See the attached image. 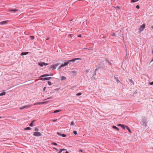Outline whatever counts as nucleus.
I'll list each match as a JSON object with an SVG mask.
<instances>
[{"label": "nucleus", "instance_id": "14", "mask_svg": "<svg viewBox=\"0 0 153 153\" xmlns=\"http://www.w3.org/2000/svg\"><path fill=\"white\" fill-rule=\"evenodd\" d=\"M112 128H113L117 130L118 131H119V128H117V127L116 126H113Z\"/></svg>", "mask_w": 153, "mask_h": 153}, {"label": "nucleus", "instance_id": "57", "mask_svg": "<svg viewBox=\"0 0 153 153\" xmlns=\"http://www.w3.org/2000/svg\"><path fill=\"white\" fill-rule=\"evenodd\" d=\"M58 89H59V88H58V89H57V90H58Z\"/></svg>", "mask_w": 153, "mask_h": 153}, {"label": "nucleus", "instance_id": "43", "mask_svg": "<svg viewBox=\"0 0 153 153\" xmlns=\"http://www.w3.org/2000/svg\"><path fill=\"white\" fill-rule=\"evenodd\" d=\"M115 36V33H113L112 34V36Z\"/></svg>", "mask_w": 153, "mask_h": 153}, {"label": "nucleus", "instance_id": "53", "mask_svg": "<svg viewBox=\"0 0 153 153\" xmlns=\"http://www.w3.org/2000/svg\"><path fill=\"white\" fill-rule=\"evenodd\" d=\"M79 151H80L81 152H83V151L82 150H81V149L79 150Z\"/></svg>", "mask_w": 153, "mask_h": 153}, {"label": "nucleus", "instance_id": "27", "mask_svg": "<svg viewBox=\"0 0 153 153\" xmlns=\"http://www.w3.org/2000/svg\"><path fill=\"white\" fill-rule=\"evenodd\" d=\"M51 144L52 145H56V146L57 145V144L56 143H54V142H52V143H51Z\"/></svg>", "mask_w": 153, "mask_h": 153}, {"label": "nucleus", "instance_id": "19", "mask_svg": "<svg viewBox=\"0 0 153 153\" xmlns=\"http://www.w3.org/2000/svg\"><path fill=\"white\" fill-rule=\"evenodd\" d=\"M6 92L4 91L3 92L0 94V96H2L3 95H4L6 94Z\"/></svg>", "mask_w": 153, "mask_h": 153}, {"label": "nucleus", "instance_id": "24", "mask_svg": "<svg viewBox=\"0 0 153 153\" xmlns=\"http://www.w3.org/2000/svg\"><path fill=\"white\" fill-rule=\"evenodd\" d=\"M61 110H56L54 111L53 113H56L59 112V111H61Z\"/></svg>", "mask_w": 153, "mask_h": 153}, {"label": "nucleus", "instance_id": "26", "mask_svg": "<svg viewBox=\"0 0 153 153\" xmlns=\"http://www.w3.org/2000/svg\"><path fill=\"white\" fill-rule=\"evenodd\" d=\"M126 126H127L123 125V126H122L121 127L123 129H124L126 128Z\"/></svg>", "mask_w": 153, "mask_h": 153}, {"label": "nucleus", "instance_id": "39", "mask_svg": "<svg viewBox=\"0 0 153 153\" xmlns=\"http://www.w3.org/2000/svg\"><path fill=\"white\" fill-rule=\"evenodd\" d=\"M118 126H120L121 127L122 126H123V125L121 124H119L118 125Z\"/></svg>", "mask_w": 153, "mask_h": 153}, {"label": "nucleus", "instance_id": "4", "mask_svg": "<svg viewBox=\"0 0 153 153\" xmlns=\"http://www.w3.org/2000/svg\"><path fill=\"white\" fill-rule=\"evenodd\" d=\"M60 64V63H57L56 64L52 65L50 68H52V70H55L56 69L57 67Z\"/></svg>", "mask_w": 153, "mask_h": 153}, {"label": "nucleus", "instance_id": "29", "mask_svg": "<svg viewBox=\"0 0 153 153\" xmlns=\"http://www.w3.org/2000/svg\"><path fill=\"white\" fill-rule=\"evenodd\" d=\"M35 131H39V129L37 127H35L34 129Z\"/></svg>", "mask_w": 153, "mask_h": 153}, {"label": "nucleus", "instance_id": "44", "mask_svg": "<svg viewBox=\"0 0 153 153\" xmlns=\"http://www.w3.org/2000/svg\"><path fill=\"white\" fill-rule=\"evenodd\" d=\"M106 61L108 62L109 64H111V63L107 59L106 60Z\"/></svg>", "mask_w": 153, "mask_h": 153}, {"label": "nucleus", "instance_id": "33", "mask_svg": "<svg viewBox=\"0 0 153 153\" xmlns=\"http://www.w3.org/2000/svg\"><path fill=\"white\" fill-rule=\"evenodd\" d=\"M140 6L139 5H137L136 6V8L137 9H139L140 8Z\"/></svg>", "mask_w": 153, "mask_h": 153}, {"label": "nucleus", "instance_id": "55", "mask_svg": "<svg viewBox=\"0 0 153 153\" xmlns=\"http://www.w3.org/2000/svg\"><path fill=\"white\" fill-rule=\"evenodd\" d=\"M151 27L152 28V29H153V26H152Z\"/></svg>", "mask_w": 153, "mask_h": 153}, {"label": "nucleus", "instance_id": "3", "mask_svg": "<svg viewBox=\"0 0 153 153\" xmlns=\"http://www.w3.org/2000/svg\"><path fill=\"white\" fill-rule=\"evenodd\" d=\"M145 26L146 25L144 24L141 25L139 28V32L140 33L143 31L145 28Z\"/></svg>", "mask_w": 153, "mask_h": 153}, {"label": "nucleus", "instance_id": "2", "mask_svg": "<svg viewBox=\"0 0 153 153\" xmlns=\"http://www.w3.org/2000/svg\"><path fill=\"white\" fill-rule=\"evenodd\" d=\"M140 123L146 127L147 126V120L146 119H143L142 120L140 121Z\"/></svg>", "mask_w": 153, "mask_h": 153}, {"label": "nucleus", "instance_id": "38", "mask_svg": "<svg viewBox=\"0 0 153 153\" xmlns=\"http://www.w3.org/2000/svg\"><path fill=\"white\" fill-rule=\"evenodd\" d=\"M51 98V97H50L48 98H47L45 99V100H47V99H49Z\"/></svg>", "mask_w": 153, "mask_h": 153}, {"label": "nucleus", "instance_id": "59", "mask_svg": "<svg viewBox=\"0 0 153 153\" xmlns=\"http://www.w3.org/2000/svg\"><path fill=\"white\" fill-rule=\"evenodd\" d=\"M58 89H59V88H58V89H57V90H58Z\"/></svg>", "mask_w": 153, "mask_h": 153}, {"label": "nucleus", "instance_id": "7", "mask_svg": "<svg viewBox=\"0 0 153 153\" xmlns=\"http://www.w3.org/2000/svg\"><path fill=\"white\" fill-rule=\"evenodd\" d=\"M72 73V76H75L77 74V72L76 71H72L71 72Z\"/></svg>", "mask_w": 153, "mask_h": 153}, {"label": "nucleus", "instance_id": "23", "mask_svg": "<svg viewBox=\"0 0 153 153\" xmlns=\"http://www.w3.org/2000/svg\"><path fill=\"white\" fill-rule=\"evenodd\" d=\"M66 78L64 76H62L61 78V80H66Z\"/></svg>", "mask_w": 153, "mask_h": 153}, {"label": "nucleus", "instance_id": "50", "mask_svg": "<svg viewBox=\"0 0 153 153\" xmlns=\"http://www.w3.org/2000/svg\"><path fill=\"white\" fill-rule=\"evenodd\" d=\"M53 149H55V150H56V151H58V149L55 148H53Z\"/></svg>", "mask_w": 153, "mask_h": 153}, {"label": "nucleus", "instance_id": "32", "mask_svg": "<svg viewBox=\"0 0 153 153\" xmlns=\"http://www.w3.org/2000/svg\"><path fill=\"white\" fill-rule=\"evenodd\" d=\"M81 94H82L80 92V93H79L78 94H76V95H77V96H80V95H81Z\"/></svg>", "mask_w": 153, "mask_h": 153}, {"label": "nucleus", "instance_id": "46", "mask_svg": "<svg viewBox=\"0 0 153 153\" xmlns=\"http://www.w3.org/2000/svg\"><path fill=\"white\" fill-rule=\"evenodd\" d=\"M116 80H117V82H120V81H119V80L117 78L116 79Z\"/></svg>", "mask_w": 153, "mask_h": 153}, {"label": "nucleus", "instance_id": "49", "mask_svg": "<svg viewBox=\"0 0 153 153\" xmlns=\"http://www.w3.org/2000/svg\"><path fill=\"white\" fill-rule=\"evenodd\" d=\"M78 37H81V35L80 34H79L78 36Z\"/></svg>", "mask_w": 153, "mask_h": 153}, {"label": "nucleus", "instance_id": "51", "mask_svg": "<svg viewBox=\"0 0 153 153\" xmlns=\"http://www.w3.org/2000/svg\"><path fill=\"white\" fill-rule=\"evenodd\" d=\"M57 120L56 119V120H53V122H55V121H56Z\"/></svg>", "mask_w": 153, "mask_h": 153}, {"label": "nucleus", "instance_id": "52", "mask_svg": "<svg viewBox=\"0 0 153 153\" xmlns=\"http://www.w3.org/2000/svg\"><path fill=\"white\" fill-rule=\"evenodd\" d=\"M49 39V38L48 37V38H47V39H46V40H48Z\"/></svg>", "mask_w": 153, "mask_h": 153}, {"label": "nucleus", "instance_id": "13", "mask_svg": "<svg viewBox=\"0 0 153 153\" xmlns=\"http://www.w3.org/2000/svg\"><path fill=\"white\" fill-rule=\"evenodd\" d=\"M44 62H39L38 64L41 67H42L44 65Z\"/></svg>", "mask_w": 153, "mask_h": 153}, {"label": "nucleus", "instance_id": "40", "mask_svg": "<svg viewBox=\"0 0 153 153\" xmlns=\"http://www.w3.org/2000/svg\"><path fill=\"white\" fill-rule=\"evenodd\" d=\"M98 70V68H97L94 71L96 72Z\"/></svg>", "mask_w": 153, "mask_h": 153}, {"label": "nucleus", "instance_id": "9", "mask_svg": "<svg viewBox=\"0 0 153 153\" xmlns=\"http://www.w3.org/2000/svg\"><path fill=\"white\" fill-rule=\"evenodd\" d=\"M51 77H45L44 78H42L41 80L45 81V80H49L50 79H51Z\"/></svg>", "mask_w": 153, "mask_h": 153}, {"label": "nucleus", "instance_id": "45", "mask_svg": "<svg viewBox=\"0 0 153 153\" xmlns=\"http://www.w3.org/2000/svg\"><path fill=\"white\" fill-rule=\"evenodd\" d=\"M149 84L151 85H153V81L151 82H150Z\"/></svg>", "mask_w": 153, "mask_h": 153}, {"label": "nucleus", "instance_id": "8", "mask_svg": "<svg viewBox=\"0 0 153 153\" xmlns=\"http://www.w3.org/2000/svg\"><path fill=\"white\" fill-rule=\"evenodd\" d=\"M57 134L63 137H65L66 136V135L64 134H62L60 132H57Z\"/></svg>", "mask_w": 153, "mask_h": 153}, {"label": "nucleus", "instance_id": "12", "mask_svg": "<svg viewBox=\"0 0 153 153\" xmlns=\"http://www.w3.org/2000/svg\"><path fill=\"white\" fill-rule=\"evenodd\" d=\"M18 10H17L16 9H10L9 10V11H13V12H16V11H17Z\"/></svg>", "mask_w": 153, "mask_h": 153}, {"label": "nucleus", "instance_id": "41", "mask_svg": "<svg viewBox=\"0 0 153 153\" xmlns=\"http://www.w3.org/2000/svg\"><path fill=\"white\" fill-rule=\"evenodd\" d=\"M96 74V72L94 71V74L93 76H94Z\"/></svg>", "mask_w": 153, "mask_h": 153}, {"label": "nucleus", "instance_id": "54", "mask_svg": "<svg viewBox=\"0 0 153 153\" xmlns=\"http://www.w3.org/2000/svg\"><path fill=\"white\" fill-rule=\"evenodd\" d=\"M65 153H69V152L68 151H66V152Z\"/></svg>", "mask_w": 153, "mask_h": 153}, {"label": "nucleus", "instance_id": "36", "mask_svg": "<svg viewBox=\"0 0 153 153\" xmlns=\"http://www.w3.org/2000/svg\"><path fill=\"white\" fill-rule=\"evenodd\" d=\"M59 150V151L58 152V153H61L62 152V150L61 149H60Z\"/></svg>", "mask_w": 153, "mask_h": 153}, {"label": "nucleus", "instance_id": "42", "mask_svg": "<svg viewBox=\"0 0 153 153\" xmlns=\"http://www.w3.org/2000/svg\"><path fill=\"white\" fill-rule=\"evenodd\" d=\"M46 87H44V88H43V91H45V89H46Z\"/></svg>", "mask_w": 153, "mask_h": 153}, {"label": "nucleus", "instance_id": "28", "mask_svg": "<svg viewBox=\"0 0 153 153\" xmlns=\"http://www.w3.org/2000/svg\"><path fill=\"white\" fill-rule=\"evenodd\" d=\"M30 38L32 39L33 40L34 39V37L33 36H30Z\"/></svg>", "mask_w": 153, "mask_h": 153}, {"label": "nucleus", "instance_id": "1", "mask_svg": "<svg viewBox=\"0 0 153 153\" xmlns=\"http://www.w3.org/2000/svg\"><path fill=\"white\" fill-rule=\"evenodd\" d=\"M78 59L81 60V59L78 58H74L72 59L71 60H68L67 62H64V64H62L59 67V68H60L63 67L67 65L70 62H74L75 61Z\"/></svg>", "mask_w": 153, "mask_h": 153}, {"label": "nucleus", "instance_id": "22", "mask_svg": "<svg viewBox=\"0 0 153 153\" xmlns=\"http://www.w3.org/2000/svg\"><path fill=\"white\" fill-rule=\"evenodd\" d=\"M31 128L30 127H27L24 128L25 130H31Z\"/></svg>", "mask_w": 153, "mask_h": 153}, {"label": "nucleus", "instance_id": "31", "mask_svg": "<svg viewBox=\"0 0 153 153\" xmlns=\"http://www.w3.org/2000/svg\"><path fill=\"white\" fill-rule=\"evenodd\" d=\"M25 108L24 107V106H22L19 108V109L20 110H22Z\"/></svg>", "mask_w": 153, "mask_h": 153}, {"label": "nucleus", "instance_id": "58", "mask_svg": "<svg viewBox=\"0 0 153 153\" xmlns=\"http://www.w3.org/2000/svg\"><path fill=\"white\" fill-rule=\"evenodd\" d=\"M58 89H59V88H58V89H57V90H58Z\"/></svg>", "mask_w": 153, "mask_h": 153}, {"label": "nucleus", "instance_id": "5", "mask_svg": "<svg viewBox=\"0 0 153 153\" xmlns=\"http://www.w3.org/2000/svg\"><path fill=\"white\" fill-rule=\"evenodd\" d=\"M33 135L34 136L37 137V136H42V134L39 132L36 131L33 133Z\"/></svg>", "mask_w": 153, "mask_h": 153}, {"label": "nucleus", "instance_id": "56", "mask_svg": "<svg viewBox=\"0 0 153 153\" xmlns=\"http://www.w3.org/2000/svg\"><path fill=\"white\" fill-rule=\"evenodd\" d=\"M2 118V117H0V118Z\"/></svg>", "mask_w": 153, "mask_h": 153}, {"label": "nucleus", "instance_id": "10", "mask_svg": "<svg viewBox=\"0 0 153 153\" xmlns=\"http://www.w3.org/2000/svg\"><path fill=\"white\" fill-rule=\"evenodd\" d=\"M8 22L7 21H4L2 22H0V24L1 25H4L6 24Z\"/></svg>", "mask_w": 153, "mask_h": 153}, {"label": "nucleus", "instance_id": "37", "mask_svg": "<svg viewBox=\"0 0 153 153\" xmlns=\"http://www.w3.org/2000/svg\"><path fill=\"white\" fill-rule=\"evenodd\" d=\"M102 66H101L100 65L99 66H98L97 68H98V69L100 68H102Z\"/></svg>", "mask_w": 153, "mask_h": 153}, {"label": "nucleus", "instance_id": "16", "mask_svg": "<svg viewBox=\"0 0 153 153\" xmlns=\"http://www.w3.org/2000/svg\"><path fill=\"white\" fill-rule=\"evenodd\" d=\"M50 75H49L48 74H44L43 75H42V76H40V77H45V76H50Z\"/></svg>", "mask_w": 153, "mask_h": 153}, {"label": "nucleus", "instance_id": "18", "mask_svg": "<svg viewBox=\"0 0 153 153\" xmlns=\"http://www.w3.org/2000/svg\"><path fill=\"white\" fill-rule=\"evenodd\" d=\"M35 121V120H33L31 123L29 124V126H31L32 127L33 126V123Z\"/></svg>", "mask_w": 153, "mask_h": 153}, {"label": "nucleus", "instance_id": "17", "mask_svg": "<svg viewBox=\"0 0 153 153\" xmlns=\"http://www.w3.org/2000/svg\"><path fill=\"white\" fill-rule=\"evenodd\" d=\"M32 105H27L24 106V108H30Z\"/></svg>", "mask_w": 153, "mask_h": 153}, {"label": "nucleus", "instance_id": "34", "mask_svg": "<svg viewBox=\"0 0 153 153\" xmlns=\"http://www.w3.org/2000/svg\"><path fill=\"white\" fill-rule=\"evenodd\" d=\"M73 133L74 134L76 135L77 134V131H73Z\"/></svg>", "mask_w": 153, "mask_h": 153}, {"label": "nucleus", "instance_id": "11", "mask_svg": "<svg viewBox=\"0 0 153 153\" xmlns=\"http://www.w3.org/2000/svg\"><path fill=\"white\" fill-rule=\"evenodd\" d=\"M28 53V52H24L20 54L21 56H24L27 54Z\"/></svg>", "mask_w": 153, "mask_h": 153}, {"label": "nucleus", "instance_id": "48", "mask_svg": "<svg viewBox=\"0 0 153 153\" xmlns=\"http://www.w3.org/2000/svg\"><path fill=\"white\" fill-rule=\"evenodd\" d=\"M48 63H45L44 62V65H48Z\"/></svg>", "mask_w": 153, "mask_h": 153}, {"label": "nucleus", "instance_id": "47", "mask_svg": "<svg viewBox=\"0 0 153 153\" xmlns=\"http://www.w3.org/2000/svg\"><path fill=\"white\" fill-rule=\"evenodd\" d=\"M62 151H66V150H67L66 149H61Z\"/></svg>", "mask_w": 153, "mask_h": 153}, {"label": "nucleus", "instance_id": "60", "mask_svg": "<svg viewBox=\"0 0 153 153\" xmlns=\"http://www.w3.org/2000/svg\"><path fill=\"white\" fill-rule=\"evenodd\" d=\"M71 34H69V36H71Z\"/></svg>", "mask_w": 153, "mask_h": 153}, {"label": "nucleus", "instance_id": "35", "mask_svg": "<svg viewBox=\"0 0 153 153\" xmlns=\"http://www.w3.org/2000/svg\"><path fill=\"white\" fill-rule=\"evenodd\" d=\"M74 122L73 121H72L71 123V125H72V126H73L74 125Z\"/></svg>", "mask_w": 153, "mask_h": 153}, {"label": "nucleus", "instance_id": "15", "mask_svg": "<svg viewBox=\"0 0 153 153\" xmlns=\"http://www.w3.org/2000/svg\"><path fill=\"white\" fill-rule=\"evenodd\" d=\"M126 128H127V129L128 130V131L129 133H131L132 132L130 129L128 127V126H126Z\"/></svg>", "mask_w": 153, "mask_h": 153}, {"label": "nucleus", "instance_id": "25", "mask_svg": "<svg viewBox=\"0 0 153 153\" xmlns=\"http://www.w3.org/2000/svg\"><path fill=\"white\" fill-rule=\"evenodd\" d=\"M139 0H131V2H135L138 1Z\"/></svg>", "mask_w": 153, "mask_h": 153}, {"label": "nucleus", "instance_id": "6", "mask_svg": "<svg viewBox=\"0 0 153 153\" xmlns=\"http://www.w3.org/2000/svg\"><path fill=\"white\" fill-rule=\"evenodd\" d=\"M48 102V101H46V102H37L35 103L34 104V105L43 104L45 103H47V102Z\"/></svg>", "mask_w": 153, "mask_h": 153}, {"label": "nucleus", "instance_id": "20", "mask_svg": "<svg viewBox=\"0 0 153 153\" xmlns=\"http://www.w3.org/2000/svg\"><path fill=\"white\" fill-rule=\"evenodd\" d=\"M96 78L94 76H93L91 78V80L92 81L95 80H96Z\"/></svg>", "mask_w": 153, "mask_h": 153}, {"label": "nucleus", "instance_id": "30", "mask_svg": "<svg viewBox=\"0 0 153 153\" xmlns=\"http://www.w3.org/2000/svg\"><path fill=\"white\" fill-rule=\"evenodd\" d=\"M48 84L50 85H51L52 84V83L50 81L48 82Z\"/></svg>", "mask_w": 153, "mask_h": 153}, {"label": "nucleus", "instance_id": "21", "mask_svg": "<svg viewBox=\"0 0 153 153\" xmlns=\"http://www.w3.org/2000/svg\"><path fill=\"white\" fill-rule=\"evenodd\" d=\"M128 80L130 82L132 83V84L133 85H134V83L133 80L132 79H129Z\"/></svg>", "mask_w": 153, "mask_h": 153}]
</instances>
